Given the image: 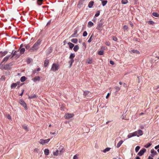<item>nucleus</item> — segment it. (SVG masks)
<instances>
[{
  "label": "nucleus",
  "mask_w": 159,
  "mask_h": 159,
  "mask_svg": "<svg viewBox=\"0 0 159 159\" xmlns=\"http://www.w3.org/2000/svg\"><path fill=\"white\" fill-rule=\"evenodd\" d=\"M40 43V39H38L37 42L34 44L33 46L29 49V50L31 52H32L38 49Z\"/></svg>",
  "instance_id": "nucleus-1"
},
{
  "label": "nucleus",
  "mask_w": 159,
  "mask_h": 159,
  "mask_svg": "<svg viewBox=\"0 0 159 159\" xmlns=\"http://www.w3.org/2000/svg\"><path fill=\"white\" fill-rule=\"evenodd\" d=\"M19 51H14L13 50L11 52V54H12V56L11 57V58H12L13 57H15L16 59L18 58L20 56V53L19 52Z\"/></svg>",
  "instance_id": "nucleus-2"
},
{
  "label": "nucleus",
  "mask_w": 159,
  "mask_h": 159,
  "mask_svg": "<svg viewBox=\"0 0 159 159\" xmlns=\"http://www.w3.org/2000/svg\"><path fill=\"white\" fill-rule=\"evenodd\" d=\"M59 68V66L58 64L56 63H54L52 66L51 70L53 71H55L56 70H57Z\"/></svg>",
  "instance_id": "nucleus-3"
},
{
  "label": "nucleus",
  "mask_w": 159,
  "mask_h": 159,
  "mask_svg": "<svg viewBox=\"0 0 159 159\" xmlns=\"http://www.w3.org/2000/svg\"><path fill=\"white\" fill-rule=\"evenodd\" d=\"M102 19H101L100 20V22L99 23L96 28L97 29H98L100 31H101L102 30L101 29L102 27L103 24V22H102Z\"/></svg>",
  "instance_id": "nucleus-4"
},
{
  "label": "nucleus",
  "mask_w": 159,
  "mask_h": 159,
  "mask_svg": "<svg viewBox=\"0 0 159 159\" xmlns=\"http://www.w3.org/2000/svg\"><path fill=\"white\" fill-rule=\"evenodd\" d=\"M50 140V139H49L45 140L41 139L39 142L41 144L43 145L45 143H48L49 141Z\"/></svg>",
  "instance_id": "nucleus-5"
},
{
  "label": "nucleus",
  "mask_w": 159,
  "mask_h": 159,
  "mask_svg": "<svg viewBox=\"0 0 159 159\" xmlns=\"http://www.w3.org/2000/svg\"><path fill=\"white\" fill-rule=\"evenodd\" d=\"M20 103L21 105H22L23 107H25V109L26 110L27 109V106L26 104L24 101L21 100H20Z\"/></svg>",
  "instance_id": "nucleus-6"
},
{
  "label": "nucleus",
  "mask_w": 159,
  "mask_h": 159,
  "mask_svg": "<svg viewBox=\"0 0 159 159\" xmlns=\"http://www.w3.org/2000/svg\"><path fill=\"white\" fill-rule=\"evenodd\" d=\"M74 116V115L73 114L67 113L65 114L64 117L66 119H68Z\"/></svg>",
  "instance_id": "nucleus-7"
},
{
  "label": "nucleus",
  "mask_w": 159,
  "mask_h": 159,
  "mask_svg": "<svg viewBox=\"0 0 159 159\" xmlns=\"http://www.w3.org/2000/svg\"><path fill=\"white\" fill-rule=\"evenodd\" d=\"M146 149L145 148H143L138 153V155L139 156H142L144 153L146 152Z\"/></svg>",
  "instance_id": "nucleus-8"
},
{
  "label": "nucleus",
  "mask_w": 159,
  "mask_h": 159,
  "mask_svg": "<svg viewBox=\"0 0 159 159\" xmlns=\"http://www.w3.org/2000/svg\"><path fill=\"white\" fill-rule=\"evenodd\" d=\"M136 132L137 135V137H139V136H141L143 134V131L141 129H139Z\"/></svg>",
  "instance_id": "nucleus-9"
},
{
  "label": "nucleus",
  "mask_w": 159,
  "mask_h": 159,
  "mask_svg": "<svg viewBox=\"0 0 159 159\" xmlns=\"http://www.w3.org/2000/svg\"><path fill=\"white\" fill-rule=\"evenodd\" d=\"M136 132H134L132 133H129L128 135V138H130L132 137L136 136Z\"/></svg>",
  "instance_id": "nucleus-10"
},
{
  "label": "nucleus",
  "mask_w": 159,
  "mask_h": 159,
  "mask_svg": "<svg viewBox=\"0 0 159 159\" xmlns=\"http://www.w3.org/2000/svg\"><path fill=\"white\" fill-rule=\"evenodd\" d=\"M20 82H18L16 83H14L12 84L11 86V89H14L17 86L18 84H19Z\"/></svg>",
  "instance_id": "nucleus-11"
},
{
  "label": "nucleus",
  "mask_w": 159,
  "mask_h": 159,
  "mask_svg": "<svg viewBox=\"0 0 159 159\" xmlns=\"http://www.w3.org/2000/svg\"><path fill=\"white\" fill-rule=\"evenodd\" d=\"M77 30H75L74 31V34H73L71 35V37L72 38H74V37H77L78 36V34H77Z\"/></svg>",
  "instance_id": "nucleus-12"
},
{
  "label": "nucleus",
  "mask_w": 159,
  "mask_h": 159,
  "mask_svg": "<svg viewBox=\"0 0 159 159\" xmlns=\"http://www.w3.org/2000/svg\"><path fill=\"white\" fill-rule=\"evenodd\" d=\"M7 53V51L4 52H0V57H2L5 56Z\"/></svg>",
  "instance_id": "nucleus-13"
},
{
  "label": "nucleus",
  "mask_w": 159,
  "mask_h": 159,
  "mask_svg": "<svg viewBox=\"0 0 159 159\" xmlns=\"http://www.w3.org/2000/svg\"><path fill=\"white\" fill-rule=\"evenodd\" d=\"M10 57V55H8V56L6 57H5L3 59L1 63H3L4 62H6L9 59V58Z\"/></svg>",
  "instance_id": "nucleus-14"
},
{
  "label": "nucleus",
  "mask_w": 159,
  "mask_h": 159,
  "mask_svg": "<svg viewBox=\"0 0 159 159\" xmlns=\"http://www.w3.org/2000/svg\"><path fill=\"white\" fill-rule=\"evenodd\" d=\"M123 142V141L121 140L118 143H117V145H116V148H119L120 146H121V145L122 144Z\"/></svg>",
  "instance_id": "nucleus-15"
},
{
  "label": "nucleus",
  "mask_w": 159,
  "mask_h": 159,
  "mask_svg": "<svg viewBox=\"0 0 159 159\" xmlns=\"http://www.w3.org/2000/svg\"><path fill=\"white\" fill-rule=\"evenodd\" d=\"M94 3V2L93 1H91L90 2L89 4L88 7L89 8H91L93 6V5Z\"/></svg>",
  "instance_id": "nucleus-16"
},
{
  "label": "nucleus",
  "mask_w": 159,
  "mask_h": 159,
  "mask_svg": "<svg viewBox=\"0 0 159 159\" xmlns=\"http://www.w3.org/2000/svg\"><path fill=\"white\" fill-rule=\"evenodd\" d=\"M40 79V78L39 76H36L35 77L34 79H33V81L34 82H35L37 81H39Z\"/></svg>",
  "instance_id": "nucleus-17"
},
{
  "label": "nucleus",
  "mask_w": 159,
  "mask_h": 159,
  "mask_svg": "<svg viewBox=\"0 0 159 159\" xmlns=\"http://www.w3.org/2000/svg\"><path fill=\"white\" fill-rule=\"evenodd\" d=\"M10 68V65L9 64H7L4 67L3 69L5 70L9 69Z\"/></svg>",
  "instance_id": "nucleus-18"
},
{
  "label": "nucleus",
  "mask_w": 159,
  "mask_h": 159,
  "mask_svg": "<svg viewBox=\"0 0 159 159\" xmlns=\"http://www.w3.org/2000/svg\"><path fill=\"white\" fill-rule=\"evenodd\" d=\"M79 48V46L77 45H76L74 47L73 50L75 52H76L78 50Z\"/></svg>",
  "instance_id": "nucleus-19"
},
{
  "label": "nucleus",
  "mask_w": 159,
  "mask_h": 159,
  "mask_svg": "<svg viewBox=\"0 0 159 159\" xmlns=\"http://www.w3.org/2000/svg\"><path fill=\"white\" fill-rule=\"evenodd\" d=\"M44 152L45 155L47 156L48 155L49 152V151L48 149H46L44 150Z\"/></svg>",
  "instance_id": "nucleus-20"
},
{
  "label": "nucleus",
  "mask_w": 159,
  "mask_h": 159,
  "mask_svg": "<svg viewBox=\"0 0 159 159\" xmlns=\"http://www.w3.org/2000/svg\"><path fill=\"white\" fill-rule=\"evenodd\" d=\"M68 44L69 45V47L70 49H72L74 46V45L70 42H69Z\"/></svg>",
  "instance_id": "nucleus-21"
},
{
  "label": "nucleus",
  "mask_w": 159,
  "mask_h": 159,
  "mask_svg": "<svg viewBox=\"0 0 159 159\" xmlns=\"http://www.w3.org/2000/svg\"><path fill=\"white\" fill-rule=\"evenodd\" d=\"M130 52L131 53L133 52L134 53H137V54L139 53V52L138 51L136 50H134V49L131 50L130 51Z\"/></svg>",
  "instance_id": "nucleus-22"
},
{
  "label": "nucleus",
  "mask_w": 159,
  "mask_h": 159,
  "mask_svg": "<svg viewBox=\"0 0 159 159\" xmlns=\"http://www.w3.org/2000/svg\"><path fill=\"white\" fill-rule=\"evenodd\" d=\"M151 153L153 155H155L157 154V152L153 149H152L151 150Z\"/></svg>",
  "instance_id": "nucleus-23"
},
{
  "label": "nucleus",
  "mask_w": 159,
  "mask_h": 159,
  "mask_svg": "<svg viewBox=\"0 0 159 159\" xmlns=\"http://www.w3.org/2000/svg\"><path fill=\"white\" fill-rule=\"evenodd\" d=\"M37 98V96L36 95L34 94L33 95H30V96H29L28 98L29 99H33V98Z\"/></svg>",
  "instance_id": "nucleus-24"
},
{
  "label": "nucleus",
  "mask_w": 159,
  "mask_h": 159,
  "mask_svg": "<svg viewBox=\"0 0 159 159\" xmlns=\"http://www.w3.org/2000/svg\"><path fill=\"white\" fill-rule=\"evenodd\" d=\"M49 63V60H46L44 61V66H47Z\"/></svg>",
  "instance_id": "nucleus-25"
},
{
  "label": "nucleus",
  "mask_w": 159,
  "mask_h": 159,
  "mask_svg": "<svg viewBox=\"0 0 159 159\" xmlns=\"http://www.w3.org/2000/svg\"><path fill=\"white\" fill-rule=\"evenodd\" d=\"M111 149V148H107L103 150V152L104 153H106L107 152L109 151Z\"/></svg>",
  "instance_id": "nucleus-26"
},
{
  "label": "nucleus",
  "mask_w": 159,
  "mask_h": 159,
  "mask_svg": "<svg viewBox=\"0 0 159 159\" xmlns=\"http://www.w3.org/2000/svg\"><path fill=\"white\" fill-rule=\"evenodd\" d=\"M75 55L74 53H71L70 54V59H73V58L75 57Z\"/></svg>",
  "instance_id": "nucleus-27"
},
{
  "label": "nucleus",
  "mask_w": 159,
  "mask_h": 159,
  "mask_svg": "<svg viewBox=\"0 0 159 159\" xmlns=\"http://www.w3.org/2000/svg\"><path fill=\"white\" fill-rule=\"evenodd\" d=\"M71 41L72 42L76 43L77 42L78 39H73L71 40Z\"/></svg>",
  "instance_id": "nucleus-28"
},
{
  "label": "nucleus",
  "mask_w": 159,
  "mask_h": 159,
  "mask_svg": "<svg viewBox=\"0 0 159 159\" xmlns=\"http://www.w3.org/2000/svg\"><path fill=\"white\" fill-rule=\"evenodd\" d=\"M43 0H37V3L38 5H40L42 4V2Z\"/></svg>",
  "instance_id": "nucleus-29"
},
{
  "label": "nucleus",
  "mask_w": 159,
  "mask_h": 159,
  "mask_svg": "<svg viewBox=\"0 0 159 159\" xmlns=\"http://www.w3.org/2000/svg\"><path fill=\"white\" fill-rule=\"evenodd\" d=\"M25 80H26V77L24 76H22L21 78L20 79V81L22 82H23L25 81Z\"/></svg>",
  "instance_id": "nucleus-30"
},
{
  "label": "nucleus",
  "mask_w": 159,
  "mask_h": 159,
  "mask_svg": "<svg viewBox=\"0 0 159 159\" xmlns=\"http://www.w3.org/2000/svg\"><path fill=\"white\" fill-rule=\"evenodd\" d=\"M25 49L24 48H22L20 50V53L21 54L24 53L25 51Z\"/></svg>",
  "instance_id": "nucleus-31"
},
{
  "label": "nucleus",
  "mask_w": 159,
  "mask_h": 159,
  "mask_svg": "<svg viewBox=\"0 0 159 159\" xmlns=\"http://www.w3.org/2000/svg\"><path fill=\"white\" fill-rule=\"evenodd\" d=\"M93 23L92 22L90 21L88 22V26L91 27L93 26Z\"/></svg>",
  "instance_id": "nucleus-32"
},
{
  "label": "nucleus",
  "mask_w": 159,
  "mask_h": 159,
  "mask_svg": "<svg viewBox=\"0 0 159 159\" xmlns=\"http://www.w3.org/2000/svg\"><path fill=\"white\" fill-rule=\"evenodd\" d=\"M152 15L153 16L157 17H158L159 16V14H158L157 13L155 12L152 13Z\"/></svg>",
  "instance_id": "nucleus-33"
},
{
  "label": "nucleus",
  "mask_w": 159,
  "mask_h": 159,
  "mask_svg": "<svg viewBox=\"0 0 159 159\" xmlns=\"http://www.w3.org/2000/svg\"><path fill=\"white\" fill-rule=\"evenodd\" d=\"M74 60L73 59H71L69 61L70 67L71 66L72 64L74 62Z\"/></svg>",
  "instance_id": "nucleus-34"
},
{
  "label": "nucleus",
  "mask_w": 159,
  "mask_h": 159,
  "mask_svg": "<svg viewBox=\"0 0 159 159\" xmlns=\"http://www.w3.org/2000/svg\"><path fill=\"white\" fill-rule=\"evenodd\" d=\"M122 3L123 4H126L128 2L127 0H122Z\"/></svg>",
  "instance_id": "nucleus-35"
},
{
  "label": "nucleus",
  "mask_w": 159,
  "mask_h": 159,
  "mask_svg": "<svg viewBox=\"0 0 159 159\" xmlns=\"http://www.w3.org/2000/svg\"><path fill=\"white\" fill-rule=\"evenodd\" d=\"M93 34H92L91 36V37H90V38H89V39L88 40V43H90L91 42V39H92V38L93 37Z\"/></svg>",
  "instance_id": "nucleus-36"
},
{
  "label": "nucleus",
  "mask_w": 159,
  "mask_h": 159,
  "mask_svg": "<svg viewBox=\"0 0 159 159\" xmlns=\"http://www.w3.org/2000/svg\"><path fill=\"white\" fill-rule=\"evenodd\" d=\"M98 54L99 55H102L103 54V51L102 50H100L98 52Z\"/></svg>",
  "instance_id": "nucleus-37"
},
{
  "label": "nucleus",
  "mask_w": 159,
  "mask_h": 159,
  "mask_svg": "<svg viewBox=\"0 0 159 159\" xmlns=\"http://www.w3.org/2000/svg\"><path fill=\"white\" fill-rule=\"evenodd\" d=\"M107 1H104L102 2V6H104L107 3Z\"/></svg>",
  "instance_id": "nucleus-38"
},
{
  "label": "nucleus",
  "mask_w": 159,
  "mask_h": 159,
  "mask_svg": "<svg viewBox=\"0 0 159 159\" xmlns=\"http://www.w3.org/2000/svg\"><path fill=\"white\" fill-rule=\"evenodd\" d=\"M140 148V147L139 146H137L135 149V151L136 152H137L139 150V149Z\"/></svg>",
  "instance_id": "nucleus-39"
},
{
  "label": "nucleus",
  "mask_w": 159,
  "mask_h": 159,
  "mask_svg": "<svg viewBox=\"0 0 159 159\" xmlns=\"http://www.w3.org/2000/svg\"><path fill=\"white\" fill-rule=\"evenodd\" d=\"M147 22L149 24H150V25H153L154 23V22L152 20L148 21Z\"/></svg>",
  "instance_id": "nucleus-40"
},
{
  "label": "nucleus",
  "mask_w": 159,
  "mask_h": 159,
  "mask_svg": "<svg viewBox=\"0 0 159 159\" xmlns=\"http://www.w3.org/2000/svg\"><path fill=\"white\" fill-rule=\"evenodd\" d=\"M59 151L57 150L55 152H53V155L55 156H57L58 153Z\"/></svg>",
  "instance_id": "nucleus-41"
},
{
  "label": "nucleus",
  "mask_w": 159,
  "mask_h": 159,
  "mask_svg": "<svg viewBox=\"0 0 159 159\" xmlns=\"http://www.w3.org/2000/svg\"><path fill=\"white\" fill-rule=\"evenodd\" d=\"M89 91H84V96H86L89 94Z\"/></svg>",
  "instance_id": "nucleus-42"
},
{
  "label": "nucleus",
  "mask_w": 159,
  "mask_h": 159,
  "mask_svg": "<svg viewBox=\"0 0 159 159\" xmlns=\"http://www.w3.org/2000/svg\"><path fill=\"white\" fill-rule=\"evenodd\" d=\"M151 145V143H148L145 146V147L147 148H149L150 147Z\"/></svg>",
  "instance_id": "nucleus-43"
},
{
  "label": "nucleus",
  "mask_w": 159,
  "mask_h": 159,
  "mask_svg": "<svg viewBox=\"0 0 159 159\" xmlns=\"http://www.w3.org/2000/svg\"><path fill=\"white\" fill-rule=\"evenodd\" d=\"M87 35V33L86 31H84L83 33V36L84 37L86 36Z\"/></svg>",
  "instance_id": "nucleus-44"
},
{
  "label": "nucleus",
  "mask_w": 159,
  "mask_h": 159,
  "mask_svg": "<svg viewBox=\"0 0 159 159\" xmlns=\"http://www.w3.org/2000/svg\"><path fill=\"white\" fill-rule=\"evenodd\" d=\"M115 88L116 90V92H118L119 91V90L120 89V88L119 87H118V86H116V87H115Z\"/></svg>",
  "instance_id": "nucleus-45"
},
{
  "label": "nucleus",
  "mask_w": 159,
  "mask_h": 159,
  "mask_svg": "<svg viewBox=\"0 0 159 159\" xmlns=\"http://www.w3.org/2000/svg\"><path fill=\"white\" fill-rule=\"evenodd\" d=\"M52 52V49H49L47 51V52L48 54H49L50 53H51Z\"/></svg>",
  "instance_id": "nucleus-46"
},
{
  "label": "nucleus",
  "mask_w": 159,
  "mask_h": 159,
  "mask_svg": "<svg viewBox=\"0 0 159 159\" xmlns=\"http://www.w3.org/2000/svg\"><path fill=\"white\" fill-rule=\"evenodd\" d=\"M87 62L88 64H91L92 63V61L91 60H89L87 61Z\"/></svg>",
  "instance_id": "nucleus-47"
},
{
  "label": "nucleus",
  "mask_w": 159,
  "mask_h": 159,
  "mask_svg": "<svg viewBox=\"0 0 159 159\" xmlns=\"http://www.w3.org/2000/svg\"><path fill=\"white\" fill-rule=\"evenodd\" d=\"M100 14V11H98L96 13L95 15V16L97 17L99 16Z\"/></svg>",
  "instance_id": "nucleus-48"
},
{
  "label": "nucleus",
  "mask_w": 159,
  "mask_h": 159,
  "mask_svg": "<svg viewBox=\"0 0 159 159\" xmlns=\"http://www.w3.org/2000/svg\"><path fill=\"white\" fill-rule=\"evenodd\" d=\"M24 46L27 49H29L30 48V46L28 45H24Z\"/></svg>",
  "instance_id": "nucleus-49"
},
{
  "label": "nucleus",
  "mask_w": 159,
  "mask_h": 159,
  "mask_svg": "<svg viewBox=\"0 0 159 159\" xmlns=\"http://www.w3.org/2000/svg\"><path fill=\"white\" fill-rule=\"evenodd\" d=\"M23 128L25 130L28 131V128L26 126L24 125L23 126Z\"/></svg>",
  "instance_id": "nucleus-50"
},
{
  "label": "nucleus",
  "mask_w": 159,
  "mask_h": 159,
  "mask_svg": "<svg viewBox=\"0 0 159 159\" xmlns=\"http://www.w3.org/2000/svg\"><path fill=\"white\" fill-rule=\"evenodd\" d=\"M73 159H78V158L77 157V154L75 155L74 156Z\"/></svg>",
  "instance_id": "nucleus-51"
},
{
  "label": "nucleus",
  "mask_w": 159,
  "mask_h": 159,
  "mask_svg": "<svg viewBox=\"0 0 159 159\" xmlns=\"http://www.w3.org/2000/svg\"><path fill=\"white\" fill-rule=\"evenodd\" d=\"M112 39L113 40L115 41H117V38L116 37H113V38H112Z\"/></svg>",
  "instance_id": "nucleus-52"
},
{
  "label": "nucleus",
  "mask_w": 159,
  "mask_h": 159,
  "mask_svg": "<svg viewBox=\"0 0 159 159\" xmlns=\"http://www.w3.org/2000/svg\"><path fill=\"white\" fill-rule=\"evenodd\" d=\"M123 29L125 30H127L128 29V26L127 25H125L124 26Z\"/></svg>",
  "instance_id": "nucleus-53"
},
{
  "label": "nucleus",
  "mask_w": 159,
  "mask_h": 159,
  "mask_svg": "<svg viewBox=\"0 0 159 159\" xmlns=\"http://www.w3.org/2000/svg\"><path fill=\"white\" fill-rule=\"evenodd\" d=\"M106 44L108 46H109L110 45V43L109 42H106Z\"/></svg>",
  "instance_id": "nucleus-54"
},
{
  "label": "nucleus",
  "mask_w": 159,
  "mask_h": 159,
  "mask_svg": "<svg viewBox=\"0 0 159 159\" xmlns=\"http://www.w3.org/2000/svg\"><path fill=\"white\" fill-rule=\"evenodd\" d=\"M110 64L112 65H113L114 64V62L112 61H110Z\"/></svg>",
  "instance_id": "nucleus-55"
},
{
  "label": "nucleus",
  "mask_w": 159,
  "mask_h": 159,
  "mask_svg": "<svg viewBox=\"0 0 159 159\" xmlns=\"http://www.w3.org/2000/svg\"><path fill=\"white\" fill-rule=\"evenodd\" d=\"M7 118L8 119H11V116H10V115H8L7 116Z\"/></svg>",
  "instance_id": "nucleus-56"
},
{
  "label": "nucleus",
  "mask_w": 159,
  "mask_h": 159,
  "mask_svg": "<svg viewBox=\"0 0 159 159\" xmlns=\"http://www.w3.org/2000/svg\"><path fill=\"white\" fill-rule=\"evenodd\" d=\"M159 148V146L158 145H157L156 146H155V148L156 149H157L158 148Z\"/></svg>",
  "instance_id": "nucleus-57"
},
{
  "label": "nucleus",
  "mask_w": 159,
  "mask_h": 159,
  "mask_svg": "<svg viewBox=\"0 0 159 159\" xmlns=\"http://www.w3.org/2000/svg\"><path fill=\"white\" fill-rule=\"evenodd\" d=\"M125 116L124 115H122V116H121L122 119H125Z\"/></svg>",
  "instance_id": "nucleus-58"
},
{
  "label": "nucleus",
  "mask_w": 159,
  "mask_h": 159,
  "mask_svg": "<svg viewBox=\"0 0 159 159\" xmlns=\"http://www.w3.org/2000/svg\"><path fill=\"white\" fill-rule=\"evenodd\" d=\"M3 68L2 67V65L1 64H0V69H2Z\"/></svg>",
  "instance_id": "nucleus-59"
},
{
  "label": "nucleus",
  "mask_w": 159,
  "mask_h": 159,
  "mask_svg": "<svg viewBox=\"0 0 159 159\" xmlns=\"http://www.w3.org/2000/svg\"><path fill=\"white\" fill-rule=\"evenodd\" d=\"M109 95V93H108V94H107V95L106 96V98H108Z\"/></svg>",
  "instance_id": "nucleus-60"
},
{
  "label": "nucleus",
  "mask_w": 159,
  "mask_h": 159,
  "mask_svg": "<svg viewBox=\"0 0 159 159\" xmlns=\"http://www.w3.org/2000/svg\"><path fill=\"white\" fill-rule=\"evenodd\" d=\"M148 159H153V158L152 157H151L150 156H149L148 157Z\"/></svg>",
  "instance_id": "nucleus-61"
},
{
  "label": "nucleus",
  "mask_w": 159,
  "mask_h": 159,
  "mask_svg": "<svg viewBox=\"0 0 159 159\" xmlns=\"http://www.w3.org/2000/svg\"><path fill=\"white\" fill-rule=\"evenodd\" d=\"M82 2L81 1H80L79 3V4H78V5L80 4L82 5Z\"/></svg>",
  "instance_id": "nucleus-62"
},
{
  "label": "nucleus",
  "mask_w": 159,
  "mask_h": 159,
  "mask_svg": "<svg viewBox=\"0 0 159 159\" xmlns=\"http://www.w3.org/2000/svg\"><path fill=\"white\" fill-rule=\"evenodd\" d=\"M130 25L132 27L133 26V23L131 22L130 23Z\"/></svg>",
  "instance_id": "nucleus-63"
},
{
  "label": "nucleus",
  "mask_w": 159,
  "mask_h": 159,
  "mask_svg": "<svg viewBox=\"0 0 159 159\" xmlns=\"http://www.w3.org/2000/svg\"><path fill=\"white\" fill-rule=\"evenodd\" d=\"M140 158L139 157H137L135 159H140Z\"/></svg>",
  "instance_id": "nucleus-64"
}]
</instances>
